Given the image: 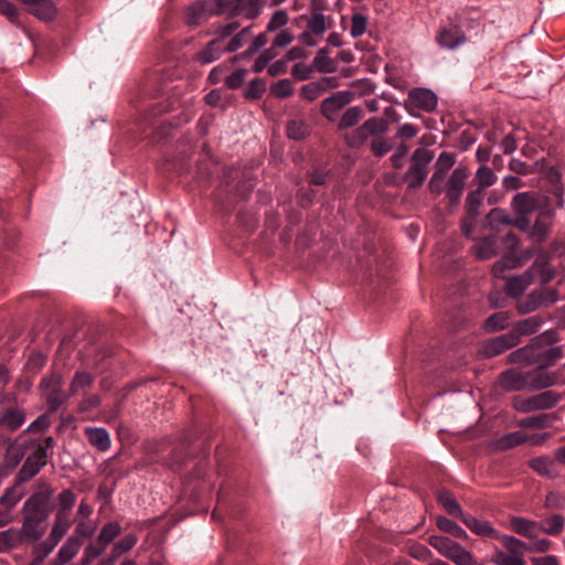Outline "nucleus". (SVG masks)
Returning <instances> with one entry per match:
<instances>
[{"label": "nucleus", "instance_id": "23", "mask_svg": "<svg viewBox=\"0 0 565 565\" xmlns=\"http://www.w3.org/2000/svg\"><path fill=\"white\" fill-rule=\"evenodd\" d=\"M537 206V200L527 192L518 193L512 200V209L518 215H526Z\"/></svg>", "mask_w": 565, "mask_h": 565}, {"label": "nucleus", "instance_id": "1", "mask_svg": "<svg viewBox=\"0 0 565 565\" xmlns=\"http://www.w3.org/2000/svg\"><path fill=\"white\" fill-rule=\"evenodd\" d=\"M52 492L49 489L32 494L23 505V524L19 529L25 542H36L45 533Z\"/></svg>", "mask_w": 565, "mask_h": 565}, {"label": "nucleus", "instance_id": "33", "mask_svg": "<svg viewBox=\"0 0 565 565\" xmlns=\"http://www.w3.org/2000/svg\"><path fill=\"white\" fill-rule=\"evenodd\" d=\"M312 64L320 73H332L337 70L334 61L329 57V53L326 49H320L317 52Z\"/></svg>", "mask_w": 565, "mask_h": 565}, {"label": "nucleus", "instance_id": "14", "mask_svg": "<svg viewBox=\"0 0 565 565\" xmlns=\"http://www.w3.org/2000/svg\"><path fill=\"white\" fill-rule=\"evenodd\" d=\"M461 522L475 534L482 537H492L498 541L502 540L504 534L498 532L488 521L479 520L471 514L462 515Z\"/></svg>", "mask_w": 565, "mask_h": 565}, {"label": "nucleus", "instance_id": "44", "mask_svg": "<svg viewBox=\"0 0 565 565\" xmlns=\"http://www.w3.org/2000/svg\"><path fill=\"white\" fill-rule=\"evenodd\" d=\"M475 180L478 184V189L483 190L484 188L492 185L497 181V177L489 167L481 166L477 170Z\"/></svg>", "mask_w": 565, "mask_h": 565}, {"label": "nucleus", "instance_id": "11", "mask_svg": "<svg viewBox=\"0 0 565 565\" xmlns=\"http://www.w3.org/2000/svg\"><path fill=\"white\" fill-rule=\"evenodd\" d=\"M352 93L349 90L337 92L326 98L321 104V111L329 120H334L338 113L352 100Z\"/></svg>", "mask_w": 565, "mask_h": 565}, {"label": "nucleus", "instance_id": "34", "mask_svg": "<svg viewBox=\"0 0 565 565\" xmlns=\"http://www.w3.org/2000/svg\"><path fill=\"white\" fill-rule=\"evenodd\" d=\"M512 405L520 413L541 411L537 395L530 397L516 396L513 398Z\"/></svg>", "mask_w": 565, "mask_h": 565}, {"label": "nucleus", "instance_id": "24", "mask_svg": "<svg viewBox=\"0 0 565 565\" xmlns=\"http://www.w3.org/2000/svg\"><path fill=\"white\" fill-rule=\"evenodd\" d=\"M62 376L58 374H52L50 377L43 379L41 387L47 393V402L51 408L55 409L61 404V399L55 396L56 392L61 387Z\"/></svg>", "mask_w": 565, "mask_h": 565}, {"label": "nucleus", "instance_id": "63", "mask_svg": "<svg viewBox=\"0 0 565 565\" xmlns=\"http://www.w3.org/2000/svg\"><path fill=\"white\" fill-rule=\"evenodd\" d=\"M239 28L237 22H231L225 25H220L214 33L216 34V39H220V44H223V40L234 34Z\"/></svg>", "mask_w": 565, "mask_h": 565}, {"label": "nucleus", "instance_id": "64", "mask_svg": "<svg viewBox=\"0 0 565 565\" xmlns=\"http://www.w3.org/2000/svg\"><path fill=\"white\" fill-rule=\"evenodd\" d=\"M294 41V34L289 30L278 31L271 47H286Z\"/></svg>", "mask_w": 565, "mask_h": 565}, {"label": "nucleus", "instance_id": "13", "mask_svg": "<svg viewBox=\"0 0 565 565\" xmlns=\"http://www.w3.org/2000/svg\"><path fill=\"white\" fill-rule=\"evenodd\" d=\"M518 343L519 339H516L515 333L508 332L488 341L483 345L482 352L486 356L492 358L515 347Z\"/></svg>", "mask_w": 565, "mask_h": 565}, {"label": "nucleus", "instance_id": "25", "mask_svg": "<svg viewBox=\"0 0 565 565\" xmlns=\"http://www.w3.org/2000/svg\"><path fill=\"white\" fill-rule=\"evenodd\" d=\"M24 542L25 541L19 529L10 527L0 532V552H8Z\"/></svg>", "mask_w": 565, "mask_h": 565}, {"label": "nucleus", "instance_id": "2", "mask_svg": "<svg viewBox=\"0 0 565 565\" xmlns=\"http://www.w3.org/2000/svg\"><path fill=\"white\" fill-rule=\"evenodd\" d=\"M504 550L495 547L490 562L493 565H526L524 552L526 543L512 535H503L500 541Z\"/></svg>", "mask_w": 565, "mask_h": 565}, {"label": "nucleus", "instance_id": "20", "mask_svg": "<svg viewBox=\"0 0 565 565\" xmlns=\"http://www.w3.org/2000/svg\"><path fill=\"white\" fill-rule=\"evenodd\" d=\"M384 129H385V124L381 119L371 118L356 129V131H355L356 140H355V138L352 140H349V143L352 147H356L360 143H362L366 138H369L371 135H375L380 131H384Z\"/></svg>", "mask_w": 565, "mask_h": 565}, {"label": "nucleus", "instance_id": "46", "mask_svg": "<svg viewBox=\"0 0 565 565\" xmlns=\"http://www.w3.org/2000/svg\"><path fill=\"white\" fill-rule=\"evenodd\" d=\"M289 17L286 11L284 10H277L273 13L271 18L269 19L266 31L267 32H276L285 30L284 26L288 23Z\"/></svg>", "mask_w": 565, "mask_h": 565}, {"label": "nucleus", "instance_id": "18", "mask_svg": "<svg viewBox=\"0 0 565 565\" xmlns=\"http://www.w3.org/2000/svg\"><path fill=\"white\" fill-rule=\"evenodd\" d=\"M540 358L541 356L537 353L536 341H533L532 343L525 347L514 350L508 356L510 363L524 365L535 364L537 360H540Z\"/></svg>", "mask_w": 565, "mask_h": 565}, {"label": "nucleus", "instance_id": "16", "mask_svg": "<svg viewBox=\"0 0 565 565\" xmlns=\"http://www.w3.org/2000/svg\"><path fill=\"white\" fill-rule=\"evenodd\" d=\"M500 384L507 391L529 390L527 372L510 369L501 373Z\"/></svg>", "mask_w": 565, "mask_h": 565}, {"label": "nucleus", "instance_id": "12", "mask_svg": "<svg viewBox=\"0 0 565 565\" xmlns=\"http://www.w3.org/2000/svg\"><path fill=\"white\" fill-rule=\"evenodd\" d=\"M557 383V373L547 371L545 366L539 365V367L527 371L529 390H542Z\"/></svg>", "mask_w": 565, "mask_h": 565}, {"label": "nucleus", "instance_id": "6", "mask_svg": "<svg viewBox=\"0 0 565 565\" xmlns=\"http://www.w3.org/2000/svg\"><path fill=\"white\" fill-rule=\"evenodd\" d=\"M558 300V294L553 288H541L527 295L525 299L520 301L518 309L521 313L535 311L542 306L554 303Z\"/></svg>", "mask_w": 565, "mask_h": 565}, {"label": "nucleus", "instance_id": "47", "mask_svg": "<svg viewBox=\"0 0 565 565\" xmlns=\"http://www.w3.org/2000/svg\"><path fill=\"white\" fill-rule=\"evenodd\" d=\"M362 117V109L360 107L349 108L341 117L339 122L340 129L351 128L359 122Z\"/></svg>", "mask_w": 565, "mask_h": 565}, {"label": "nucleus", "instance_id": "48", "mask_svg": "<svg viewBox=\"0 0 565 565\" xmlns=\"http://www.w3.org/2000/svg\"><path fill=\"white\" fill-rule=\"evenodd\" d=\"M367 18L362 13H354L351 18L350 34L352 38H359L366 32Z\"/></svg>", "mask_w": 565, "mask_h": 565}, {"label": "nucleus", "instance_id": "8", "mask_svg": "<svg viewBox=\"0 0 565 565\" xmlns=\"http://www.w3.org/2000/svg\"><path fill=\"white\" fill-rule=\"evenodd\" d=\"M213 15H221L217 0H205L189 7L185 21L189 25H199Z\"/></svg>", "mask_w": 565, "mask_h": 565}, {"label": "nucleus", "instance_id": "30", "mask_svg": "<svg viewBox=\"0 0 565 565\" xmlns=\"http://www.w3.org/2000/svg\"><path fill=\"white\" fill-rule=\"evenodd\" d=\"M511 529L522 536L533 539L536 536L537 524L521 516H513L511 519Z\"/></svg>", "mask_w": 565, "mask_h": 565}, {"label": "nucleus", "instance_id": "26", "mask_svg": "<svg viewBox=\"0 0 565 565\" xmlns=\"http://www.w3.org/2000/svg\"><path fill=\"white\" fill-rule=\"evenodd\" d=\"M532 278L533 276L529 271L520 276H512L508 278L505 284L507 292L512 297L520 296L532 282Z\"/></svg>", "mask_w": 565, "mask_h": 565}, {"label": "nucleus", "instance_id": "31", "mask_svg": "<svg viewBox=\"0 0 565 565\" xmlns=\"http://www.w3.org/2000/svg\"><path fill=\"white\" fill-rule=\"evenodd\" d=\"M223 50L224 44H220V39H215L198 53V60L203 64H210L220 57Z\"/></svg>", "mask_w": 565, "mask_h": 565}, {"label": "nucleus", "instance_id": "43", "mask_svg": "<svg viewBox=\"0 0 565 565\" xmlns=\"http://www.w3.org/2000/svg\"><path fill=\"white\" fill-rule=\"evenodd\" d=\"M97 529V522L92 519H76L75 536L81 539L90 537Z\"/></svg>", "mask_w": 565, "mask_h": 565}, {"label": "nucleus", "instance_id": "54", "mask_svg": "<svg viewBox=\"0 0 565 565\" xmlns=\"http://www.w3.org/2000/svg\"><path fill=\"white\" fill-rule=\"evenodd\" d=\"M434 159L431 150L426 148L417 149L412 157V166L425 167Z\"/></svg>", "mask_w": 565, "mask_h": 565}, {"label": "nucleus", "instance_id": "28", "mask_svg": "<svg viewBox=\"0 0 565 565\" xmlns=\"http://www.w3.org/2000/svg\"><path fill=\"white\" fill-rule=\"evenodd\" d=\"M307 29L315 33L317 36H321L330 26L331 19L324 15L322 12H315L306 18Z\"/></svg>", "mask_w": 565, "mask_h": 565}, {"label": "nucleus", "instance_id": "49", "mask_svg": "<svg viewBox=\"0 0 565 565\" xmlns=\"http://www.w3.org/2000/svg\"><path fill=\"white\" fill-rule=\"evenodd\" d=\"M482 200H483V194H482L481 189H478L477 191L470 192L468 194L467 200H466V209H467V212L471 216L475 217L478 215L479 207L482 203Z\"/></svg>", "mask_w": 565, "mask_h": 565}, {"label": "nucleus", "instance_id": "4", "mask_svg": "<svg viewBox=\"0 0 565 565\" xmlns=\"http://www.w3.org/2000/svg\"><path fill=\"white\" fill-rule=\"evenodd\" d=\"M429 544L456 565H465L470 559V552L447 536L433 535Z\"/></svg>", "mask_w": 565, "mask_h": 565}, {"label": "nucleus", "instance_id": "39", "mask_svg": "<svg viewBox=\"0 0 565 565\" xmlns=\"http://www.w3.org/2000/svg\"><path fill=\"white\" fill-rule=\"evenodd\" d=\"M427 177V169L425 167L412 166L405 175V180L409 188H418L423 184Z\"/></svg>", "mask_w": 565, "mask_h": 565}, {"label": "nucleus", "instance_id": "37", "mask_svg": "<svg viewBox=\"0 0 565 565\" xmlns=\"http://www.w3.org/2000/svg\"><path fill=\"white\" fill-rule=\"evenodd\" d=\"M509 324V317L505 312H495L491 315L483 323V328L488 332H497L503 330Z\"/></svg>", "mask_w": 565, "mask_h": 565}, {"label": "nucleus", "instance_id": "60", "mask_svg": "<svg viewBox=\"0 0 565 565\" xmlns=\"http://www.w3.org/2000/svg\"><path fill=\"white\" fill-rule=\"evenodd\" d=\"M322 94L318 82H311L301 87V96L307 100H316Z\"/></svg>", "mask_w": 565, "mask_h": 565}, {"label": "nucleus", "instance_id": "19", "mask_svg": "<svg viewBox=\"0 0 565 565\" xmlns=\"http://www.w3.org/2000/svg\"><path fill=\"white\" fill-rule=\"evenodd\" d=\"M71 526V522L66 513L58 511L53 523L52 530L49 535L50 548L46 551L49 554L66 534Z\"/></svg>", "mask_w": 565, "mask_h": 565}, {"label": "nucleus", "instance_id": "59", "mask_svg": "<svg viewBox=\"0 0 565 565\" xmlns=\"http://www.w3.org/2000/svg\"><path fill=\"white\" fill-rule=\"evenodd\" d=\"M545 507L548 509H564L565 495L559 492H548L545 498Z\"/></svg>", "mask_w": 565, "mask_h": 565}, {"label": "nucleus", "instance_id": "40", "mask_svg": "<svg viewBox=\"0 0 565 565\" xmlns=\"http://www.w3.org/2000/svg\"><path fill=\"white\" fill-rule=\"evenodd\" d=\"M537 353L541 358L536 363L545 367L553 364L557 359L562 356V350L559 347L542 349L539 343Z\"/></svg>", "mask_w": 565, "mask_h": 565}, {"label": "nucleus", "instance_id": "5", "mask_svg": "<svg viewBox=\"0 0 565 565\" xmlns=\"http://www.w3.org/2000/svg\"><path fill=\"white\" fill-rule=\"evenodd\" d=\"M121 526L118 522H109L100 530L97 542L86 546L84 551V561L90 562L97 558L107 547V545L120 534Z\"/></svg>", "mask_w": 565, "mask_h": 565}, {"label": "nucleus", "instance_id": "21", "mask_svg": "<svg viewBox=\"0 0 565 565\" xmlns=\"http://www.w3.org/2000/svg\"><path fill=\"white\" fill-rule=\"evenodd\" d=\"M85 435L87 436L92 446L100 451H106L110 447V436L105 428L102 427H86Z\"/></svg>", "mask_w": 565, "mask_h": 565}, {"label": "nucleus", "instance_id": "36", "mask_svg": "<svg viewBox=\"0 0 565 565\" xmlns=\"http://www.w3.org/2000/svg\"><path fill=\"white\" fill-rule=\"evenodd\" d=\"M437 526L439 530H441L446 533H449L457 539H462V540L468 539V534H467L466 530H463L457 523H455L454 521H451L445 516H439L437 519Z\"/></svg>", "mask_w": 565, "mask_h": 565}, {"label": "nucleus", "instance_id": "61", "mask_svg": "<svg viewBox=\"0 0 565 565\" xmlns=\"http://www.w3.org/2000/svg\"><path fill=\"white\" fill-rule=\"evenodd\" d=\"M271 93L277 97H287L292 93V85L289 79H280L271 86Z\"/></svg>", "mask_w": 565, "mask_h": 565}, {"label": "nucleus", "instance_id": "3", "mask_svg": "<svg viewBox=\"0 0 565 565\" xmlns=\"http://www.w3.org/2000/svg\"><path fill=\"white\" fill-rule=\"evenodd\" d=\"M265 0H217L220 14L254 19L259 15Z\"/></svg>", "mask_w": 565, "mask_h": 565}, {"label": "nucleus", "instance_id": "29", "mask_svg": "<svg viewBox=\"0 0 565 565\" xmlns=\"http://www.w3.org/2000/svg\"><path fill=\"white\" fill-rule=\"evenodd\" d=\"M23 3L28 4L32 12L38 15L40 19L49 20L52 19L55 9L51 0H21Z\"/></svg>", "mask_w": 565, "mask_h": 565}, {"label": "nucleus", "instance_id": "58", "mask_svg": "<svg viewBox=\"0 0 565 565\" xmlns=\"http://www.w3.org/2000/svg\"><path fill=\"white\" fill-rule=\"evenodd\" d=\"M247 71L238 68L225 77V85L228 88H238L246 78Z\"/></svg>", "mask_w": 565, "mask_h": 565}, {"label": "nucleus", "instance_id": "32", "mask_svg": "<svg viewBox=\"0 0 565 565\" xmlns=\"http://www.w3.org/2000/svg\"><path fill=\"white\" fill-rule=\"evenodd\" d=\"M542 324V321L536 317L526 318L516 323L511 330V333H515L516 339L520 340L521 335H529L536 332Z\"/></svg>", "mask_w": 565, "mask_h": 565}, {"label": "nucleus", "instance_id": "50", "mask_svg": "<svg viewBox=\"0 0 565 565\" xmlns=\"http://www.w3.org/2000/svg\"><path fill=\"white\" fill-rule=\"evenodd\" d=\"M565 524V519L561 514H554L545 520V527L543 531L550 535L559 534Z\"/></svg>", "mask_w": 565, "mask_h": 565}, {"label": "nucleus", "instance_id": "41", "mask_svg": "<svg viewBox=\"0 0 565 565\" xmlns=\"http://www.w3.org/2000/svg\"><path fill=\"white\" fill-rule=\"evenodd\" d=\"M479 259H488L497 254L495 242L492 238H484L473 247Z\"/></svg>", "mask_w": 565, "mask_h": 565}, {"label": "nucleus", "instance_id": "10", "mask_svg": "<svg viewBox=\"0 0 565 565\" xmlns=\"http://www.w3.org/2000/svg\"><path fill=\"white\" fill-rule=\"evenodd\" d=\"M46 463V452L43 447L34 450L24 461L20 469L17 481L23 483L32 479Z\"/></svg>", "mask_w": 565, "mask_h": 565}, {"label": "nucleus", "instance_id": "7", "mask_svg": "<svg viewBox=\"0 0 565 565\" xmlns=\"http://www.w3.org/2000/svg\"><path fill=\"white\" fill-rule=\"evenodd\" d=\"M469 172L465 167H457L449 178L444 180V191L451 204H458L462 195Z\"/></svg>", "mask_w": 565, "mask_h": 565}, {"label": "nucleus", "instance_id": "22", "mask_svg": "<svg viewBox=\"0 0 565 565\" xmlns=\"http://www.w3.org/2000/svg\"><path fill=\"white\" fill-rule=\"evenodd\" d=\"M438 43L446 49H456L466 42L463 32L458 28L443 30L437 36Z\"/></svg>", "mask_w": 565, "mask_h": 565}, {"label": "nucleus", "instance_id": "35", "mask_svg": "<svg viewBox=\"0 0 565 565\" xmlns=\"http://www.w3.org/2000/svg\"><path fill=\"white\" fill-rule=\"evenodd\" d=\"M527 440V437L522 431H512L503 435L497 441L499 449H509L519 446Z\"/></svg>", "mask_w": 565, "mask_h": 565}, {"label": "nucleus", "instance_id": "27", "mask_svg": "<svg viewBox=\"0 0 565 565\" xmlns=\"http://www.w3.org/2000/svg\"><path fill=\"white\" fill-rule=\"evenodd\" d=\"M81 545L82 542L78 537H68L57 553V565H64L68 563L78 553Z\"/></svg>", "mask_w": 565, "mask_h": 565}, {"label": "nucleus", "instance_id": "9", "mask_svg": "<svg viewBox=\"0 0 565 565\" xmlns=\"http://www.w3.org/2000/svg\"><path fill=\"white\" fill-rule=\"evenodd\" d=\"M456 162V156L451 152H441L436 161V170L429 180V189L435 194L444 191V180L447 172Z\"/></svg>", "mask_w": 565, "mask_h": 565}, {"label": "nucleus", "instance_id": "51", "mask_svg": "<svg viewBox=\"0 0 565 565\" xmlns=\"http://www.w3.org/2000/svg\"><path fill=\"white\" fill-rule=\"evenodd\" d=\"M536 395L541 411L554 407L562 398L561 394L554 391H545Z\"/></svg>", "mask_w": 565, "mask_h": 565}, {"label": "nucleus", "instance_id": "45", "mask_svg": "<svg viewBox=\"0 0 565 565\" xmlns=\"http://www.w3.org/2000/svg\"><path fill=\"white\" fill-rule=\"evenodd\" d=\"M23 456H24L23 447L18 444H11L7 448L4 462L10 469H13L14 467L18 466V463L21 461Z\"/></svg>", "mask_w": 565, "mask_h": 565}, {"label": "nucleus", "instance_id": "53", "mask_svg": "<svg viewBox=\"0 0 565 565\" xmlns=\"http://www.w3.org/2000/svg\"><path fill=\"white\" fill-rule=\"evenodd\" d=\"M307 132L308 128L301 120H292L287 126V136L291 139H302Z\"/></svg>", "mask_w": 565, "mask_h": 565}, {"label": "nucleus", "instance_id": "52", "mask_svg": "<svg viewBox=\"0 0 565 565\" xmlns=\"http://www.w3.org/2000/svg\"><path fill=\"white\" fill-rule=\"evenodd\" d=\"M93 383V377L90 374L86 372H78L74 376L72 384H71V391L73 394L79 393L82 390L90 386Z\"/></svg>", "mask_w": 565, "mask_h": 565}, {"label": "nucleus", "instance_id": "15", "mask_svg": "<svg viewBox=\"0 0 565 565\" xmlns=\"http://www.w3.org/2000/svg\"><path fill=\"white\" fill-rule=\"evenodd\" d=\"M25 413L19 406H7L0 411V427L7 430H17L25 423Z\"/></svg>", "mask_w": 565, "mask_h": 565}, {"label": "nucleus", "instance_id": "62", "mask_svg": "<svg viewBox=\"0 0 565 565\" xmlns=\"http://www.w3.org/2000/svg\"><path fill=\"white\" fill-rule=\"evenodd\" d=\"M21 498L22 493H19L14 488H11L1 495L0 502L10 511V509H12L21 500Z\"/></svg>", "mask_w": 565, "mask_h": 565}, {"label": "nucleus", "instance_id": "38", "mask_svg": "<svg viewBox=\"0 0 565 565\" xmlns=\"http://www.w3.org/2000/svg\"><path fill=\"white\" fill-rule=\"evenodd\" d=\"M137 543V537L134 534H127L121 540L115 543L110 557L115 561L122 554L129 552Z\"/></svg>", "mask_w": 565, "mask_h": 565}, {"label": "nucleus", "instance_id": "57", "mask_svg": "<svg viewBox=\"0 0 565 565\" xmlns=\"http://www.w3.org/2000/svg\"><path fill=\"white\" fill-rule=\"evenodd\" d=\"M488 221L492 227H494L499 224H512L513 223L512 218L508 215V213L500 209H493L488 214Z\"/></svg>", "mask_w": 565, "mask_h": 565}, {"label": "nucleus", "instance_id": "55", "mask_svg": "<svg viewBox=\"0 0 565 565\" xmlns=\"http://www.w3.org/2000/svg\"><path fill=\"white\" fill-rule=\"evenodd\" d=\"M530 466L541 476H550L553 471V465L551 460L544 457L532 459Z\"/></svg>", "mask_w": 565, "mask_h": 565}, {"label": "nucleus", "instance_id": "42", "mask_svg": "<svg viewBox=\"0 0 565 565\" xmlns=\"http://www.w3.org/2000/svg\"><path fill=\"white\" fill-rule=\"evenodd\" d=\"M439 502L450 515L460 519V521L462 520V515H466L458 502L448 492H441L439 494Z\"/></svg>", "mask_w": 565, "mask_h": 565}, {"label": "nucleus", "instance_id": "17", "mask_svg": "<svg viewBox=\"0 0 565 565\" xmlns=\"http://www.w3.org/2000/svg\"><path fill=\"white\" fill-rule=\"evenodd\" d=\"M408 100L413 106L425 111H431L437 106V96L428 88H415L411 90Z\"/></svg>", "mask_w": 565, "mask_h": 565}, {"label": "nucleus", "instance_id": "56", "mask_svg": "<svg viewBox=\"0 0 565 565\" xmlns=\"http://www.w3.org/2000/svg\"><path fill=\"white\" fill-rule=\"evenodd\" d=\"M277 56V53L274 47H269L262 52V54L258 56V58L255 61L253 65L254 72H262L267 64L273 61Z\"/></svg>", "mask_w": 565, "mask_h": 565}]
</instances>
